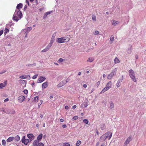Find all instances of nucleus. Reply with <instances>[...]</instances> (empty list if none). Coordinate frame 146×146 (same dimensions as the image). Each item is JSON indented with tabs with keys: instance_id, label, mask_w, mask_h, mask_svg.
<instances>
[{
	"instance_id": "obj_1",
	"label": "nucleus",
	"mask_w": 146,
	"mask_h": 146,
	"mask_svg": "<svg viewBox=\"0 0 146 146\" xmlns=\"http://www.w3.org/2000/svg\"><path fill=\"white\" fill-rule=\"evenodd\" d=\"M22 14L19 10H15V11L13 16V20L16 22H17L22 17Z\"/></svg>"
},
{
	"instance_id": "obj_2",
	"label": "nucleus",
	"mask_w": 146,
	"mask_h": 146,
	"mask_svg": "<svg viewBox=\"0 0 146 146\" xmlns=\"http://www.w3.org/2000/svg\"><path fill=\"white\" fill-rule=\"evenodd\" d=\"M112 136V133L111 132H107L105 134L102 136L100 138V141L103 142L105 140L106 138H108V139H110Z\"/></svg>"
},
{
	"instance_id": "obj_3",
	"label": "nucleus",
	"mask_w": 146,
	"mask_h": 146,
	"mask_svg": "<svg viewBox=\"0 0 146 146\" xmlns=\"http://www.w3.org/2000/svg\"><path fill=\"white\" fill-rule=\"evenodd\" d=\"M129 74L131 79V80L134 82L137 81L135 76V73L133 70L131 69L129 71Z\"/></svg>"
},
{
	"instance_id": "obj_4",
	"label": "nucleus",
	"mask_w": 146,
	"mask_h": 146,
	"mask_svg": "<svg viewBox=\"0 0 146 146\" xmlns=\"http://www.w3.org/2000/svg\"><path fill=\"white\" fill-rule=\"evenodd\" d=\"M117 68H115L113 70H112L111 73L108 74L107 76L108 79H111L113 76L116 74V72L117 70Z\"/></svg>"
},
{
	"instance_id": "obj_5",
	"label": "nucleus",
	"mask_w": 146,
	"mask_h": 146,
	"mask_svg": "<svg viewBox=\"0 0 146 146\" xmlns=\"http://www.w3.org/2000/svg\"><path fill=\"white\" fill-rule=\"evenodd\" d=\"M69 81V80L68 79L66 80H63L62 81L60 82L59 84H58L57 86L58 87H61Z\"/></svg>"
},
{
	"instance_id": "obj_6",
	"label": "nucleus",
	"mask_w": 146,
	"mask_h": 146,
	"mask_svg": "<svg viewBox=\"0 0 146 146\" xmlns=\"http://www.w3.org/2000/svg\"><path fill=\"white\" fill-rule=\"evenodd\" d=\"M66 39L64 37H62L60 38H57L56 39V41L59 43H64L67 42L66 41Z\"/></svg>"
},
{
	"instance_id": "obj_7",
	"label": "nucleus",
	"mask_w": 146,
	"mask_h": 146,
	"mask_svg": "<svg viewBox=\"0 0 146 146\" xmlns=\"http://www.w3.org/2000/svg\"><path fill=\"white\" fill-rule=\"evenodd\" d=\"M5 113L8 114H13L15 113V111L13 109H10L7 108H5Z\"/></svg>"
},
{
	"instance_id": "obj_8",
	"label": "nucleus",
	"mask_w": 146,
	"mask_h": 146,
	"mask_svg": "<svg viewBox=\"0 0 146 146\" xmlns=\"http://www.w3.org/2000/svg\"><path fill=\"white\" fill-rule=\"evenodd\" d=\"M33 146H44L42 143H39L38 141L35 140L33 143Z\"/></svg>"
},
{
	"instance_id": "obj_9",
	"label": "nucleus",
	"mask_w": 146,
	"mask_h": 146,
	"mask_svg": "<svg viewBox=\"0 0 146 146\" xmlns=\"http://www.w3.org/2000/svg\"><path fill=\"white\" fill-rule=\"evenodd\" d=\"M21 141L23 143H24L25 145H27L29 142V140L28 139H25V137L24 136L23 137Z\"/></svg>"
},
{
	"instance_id": "obj_10",
	"label": "nucleus",
	"mask_w": 146,
	"mask_h": 146,
	"mask_svg": "<svg viewBox=\"0 0 146 146\" xmlns=\"http://www.w3.org/2000/svg\"><path fill=\"white\" fill-rule=\"evenodd\" d=\"M46 79V78L44 76H41L37 80V82L38 83H41L43 82Z\"/></svg>"
},
{
	"instance_id": "obj_11",
	"label": "nucleus",
	"mask_w": 146,
	"mask_h": 146,
	"mask_svg": "<svg viewBox=\"0 0 146 146\" xmlns=\"http://www.w3.org/2000/svg\"><path fill=\"white\" fill-rule=\"evenodd\" d=\"M19 78L23 79H27L29 80H30L31 79L30 76L29 75H22V76H20Z\"/></svg>"
},
{
	"instance_id": "obj_12",
	"label": "nucleus",
	"mask_w": 146,
	"mask_h": 146,
	"mask_svg": "<svg viewBox=\"0 0 146 146\" xmlns=\"http://www.w3.org/2000/svg\"><path fill=\"white\" fill-rule=\"evenodd\" d=\"M123 79V76L122 75L121 78L120 79H119L118 80L117 83V87L118 88L120 86V83L122 81Z\"/></svg>"
},
{
	"instance_id": "obj_13",
	"label": "nucleus",
	"mask_w": 146,
	"mask_h": 146,
	"mask_svg": "<svg viewBox=\"0 0 146 146\" xmlns=\"http://www.w3.org/2000/svg\"><path fill=\"white\" fill-rule=\"evenodd\" d=\"M131 140V137H129L126 140L124 143V146H126Z\"/></svg>"
},
{
	"instance_id": "obj_14",
	"label": "nucleus",
	"mask_w": 146,
	"mask_h": 146,
	"mask_svg": "<svg viewBox=\"0 0 146 146\" xmlns=\"http://www.w3.org/2000/svg\"><path fill=\"white\" fill-rule=\"evenodd\" d=\"M25 99V96H19L18 98V100L20 102H22Z\"/></svg>"
},
{
	"instance_id": "obj_15",
	"label": "nucleus",
	"mask_w": 146,
	"mask_h": 146,
	"mask_svg": "<svg viewBox=\"0 0 146 146\" xmlns=\"http://www.w3.org/2000/svg\"><path fill=\"white\" fill-rule=\"evenodd\" d=\"M7 84V81H5L3 83L0 84V89H2Z\"/></svg>"
},
{
	"instance_id": "obj_16",
	"label": "nucleus",
	"mask_w": 146,
	"mask_h": 146,
	"mask_svg": "<svg viewBox=\"0 0 146 146\" xmlns=\"http://www.w3.org/2000/svg\"><path fill=\"white\" fill-rule=\"evenodd\" d=\"M27 136L31 141L33 140L35 138V136L31 133L28 134Z\"/></svg>"
},
{
	"instance_id": "obj_17",
	"label": "nucleus",
	"mask_w": 146,
	"mask_h": 146,
	"mask_svg": "<svg viewBox=\"0 0 146 146\" xmlns=\"http://www.w3.org/2000/svg\"><path fill=\"white\" fill-rule=\"evenodd\" d=\"M48 86V82H46L42 84V89H44L46 88Z\"/></svg>"
},
{
	"instance_id": "obj_18",
	"label": "nucleus",
	"mask_w": 146,
	"mask_h": 146,
	"mask_svg": "<svg viewBox=\"0 0 146 146\" xmlns=\"http://www.w3.org/2000/svg\"><path fill=\"white\" fill-rule=\"evenodd\" d=\"M132 49V47L131 45H129V47L127 50V52L129 54H130L131 52V50Z\"/></svg>"
},
{
	"instance_id": "obj_19",
	"label": "nucleus",
	"mask_w": 146,
	"mask_h": 146,
	"mask_svg": "<svg viewBox=\"0 0 146 146\" xmlns=\"http://www.w3.org/2000/svg\"><path fill=\"white\" fill-rule=\"evenodd\" d=\"M42 134H40L37 136V140H36V141H38L39 142V141H40L41 139H42Z\"/></svg>"
},
{
	"instance_id": "obj_20",
	"label": "nucleus",
	"mask_w": 146,
	"mask_h": 146,
	"mask_svg": "<svg viewBox=\"0 0 146 146\" xmlns=\"http://www.w3.org/2000/svg\"><path fill=\"white\" fill-rule=\"evenodd\" d=\"M111 85L112 84L111 82L109 81L107 83L106 87H107V88L109 89L111 88Z\"/></svg>"
},
{
	"instance_id": "obj_21",
	"label": "nucleus",
	"mask_w": 146,
	"mask_h": 146,
	"mask_svg": "<svg viewBox=\"0 0 146 146\" xmlns=\"http://www.w3.org/2000/svg\"><path fill=\"white\" fill-rule=\"evenodd\" d=\"M14 139V137H10L7 140V142H9L13 141Z\"/></svg>"
},
{
	"instance_id": "obj_22",
	"label": "nucleus",
	"mask_w": 146,
	"mask_h": 146,
	"mask_svg": "<svg viewBox=\"0 0 146 146\" xmlns=\"http://www.w3.org/2000/svg\"><path fill=\"white\" fill-rule=\"evenodd\" d=\"M23 7V4L21 3L19 4L16 7V8L18 9L22 8Z\"/></svg>"
},
{
	"instance_id": "obj_23",
	"label": "nucleus",
	"mask_w": 146,
	"mask_h": 146,
	"mask_svg": "<svg viewBox=\"0 0 146 146\" xmlns=\"http://www.w3.org/2000/svg\"><path fill=\"white\" fill-rule=\"evenodd\" d=\"M114 62L115 64H116L120 62V61L117 57H116L114 60Z\"/></svg>"
},
{
	"instance_id": "obj_24",
	"label": "nucleus",
	"mask_w": 146,
	"mask_h": 146,
	"mask_svg": "<svg viewBox=\"0 0 146 146\" xmlns=\"http://www.w3.org/2000/svg\"><path fill=\"white\" fill-rule=\"evenodd\" d=\"M32 29V27H28L27 29H25V30H26V31L25 32V33H28Z\"/></svg>"
},
{
	"instance_id": "obj_25",
	"label": "nucleus",
	"mask_w": 146,
	"mask_h": 146,
	"mask_svg": "<svg viewBox=\"0 0 146 146\" xmlns=\"http://www.w3.org/2000/svg\"><path fill=\"white\" fill-rule=\"evenodd\" d=\"M38 96L35 97L32 99V102H35L37 100H38Z\"/></svg>"
},
{
	"instance_id": "obj_26",
	"label": "nucleus",
	"mask_w": 146,
	"mask_h": 146,
	"mask_svg": "<svg viewBox=\"0 0 146 146\" xmlns=\"http://www.w3.org/2000/svg\"><path fill=\"white\" fill-rule=\"evenodd\" d=\"M118 23L117 21H116L115 20H113L112 21V23L113 25L115 26Z\"/></svg>"
},
{
	"instance_id": "obj_27",
	"label": "nucleus",
	"mask_w": 146,
	"mask_h": 146,
	"mask_svg": "<svg viewBox=\"0 0 146 146\" xmlns=\"http://www.w3.org/2000/svg\"><path fill=\"white\" fill-rule=\"evenodd\" d=\"M14 139L15 141H18L20 140V137L19 135H17L14 137Z\"/></svg>"
},
{
	"instance_id": "obj_28",
	"label": "nucleus",
	"mask_w": 146,
	"mask_h": 146,
	"mask_svg": "<svg viewBox=\"0 0 146 146\" xmlns=\"http://www.w3.org/2000/svg\"><path fill=\"white\" fill-rule=\"evenodd\" d=\"M94 60V58L93 57L89 58L87 60V62H92Z\"/></svg>"
},
{
	"instance_id": "obj_29",
	"label": "nucleus",
	"mask_w": 146,
	"mask_h": 146,
	"mask_svg": "<svg viewBox=\"0 0 146 146\" xmlns=\"http://www.w3.org/2000/svg\"><path fill=\"white\" fill-rule=\"evenodd\" d=\"M109 89L107 88V87H105L104 88L102 91L101 92V93H104L106 91L108 90Z\"/></svg>"
},
{
	"instance_id": "obj_30",
	"label": "nucleus",
	"mask_w": 146,
	"mask_h": 146,
	"mask_svg": "<svg viewBox=\"0 0 146 146\" xmlns=\"http://www.w3.org/2000/svg\"><path fill=\"white\" fill-rule=\"evenodd\" d=\"M110 106L111 109H112L114 108V106L113 103L112 102H111L110 104Z\"/></svg>"
},
{
	"instance_id": "obj_31",
	"label": "nucleus",
	"mask_w": 146,
	"mask_h": 146,
	"mask_svg": "<svg viewBox=\"0 0 146 146\" xmlns=\"http://www.w3.org/2000/svg\"><path fill=\"white\" fill-rule=\"evenodd\" d=\"M49 49L47 46H46V47L44 49L42 50L41 51V52H45L48 51Z\"/></svg>"
},
{
	"instance_id": "obj_32",
	"label": "nucleus",
	"mask_w": 146,
	"mask_h": 146,
	"mask_svg": "<svg viewBox=\"0 0 146 146\" xmlns=\"http://www.w3.org/2000/svg\"><path fill=\"white\" fill-rule=\"evenodd\" d=\"M2 143L3 145L5 146L6 144V142L5 140L3 139L2 141Z\"/></svg>"
},
{
	"instance_id": "obj_33",
	"label": "nucleus",
	"mask_w": 146,
	"mask_h": 146,
	"mask_svg": "<svg viewBox=\"0 0 146 146\" xmlns=\"http://www.w3.org/2000/svg\"><path fill=\"white\" fill-rule=\"evenodd\" d=\"M53 44V43L50 42L46 46L49 49L52 45Z\"/></svg>"
},
{
	"instance_id": "obj_34",
	"label": "nucleus",
	"mask_w": 146,
	"mask_h": 146,
	"mask_svg": "<svg viewBox=\"0 0 146 146\" xmlns=\"http://www.w3.org/2000/svg\"><path fill=\"white\" fill-rule=\"evenodd\" d=\"M36 65V64L35 63H34L32 64H28L26 65L27 66H35Z\"/></svg>"
},
{
	"instance_id": "obj_35",
	"label": "nucleus",
	"mask_w": 146,
	"mask_h": 146,
	"mask_svg": "<svg viewBox=\"0 0 146 146\" xmlns=\"http://www.w3.org/2000/svg\"><path fill=\"white\" fill-rule=\"evenodd\" d=\"M83 122L84 123L86 124H88L89 122L86 119H84L83 120Z\"/></svg>"
},
{
	"instance_id": "obj_36",
	"label": "nucleus",
	"mask_w": 146,
	"mask_h": 146,
	"mask_svg": "<svg viewBox=\"0 0 146 146\" xmlns=\"http://www.w3.org/2000/svg\"><path fill=\"white\" fill-rule=\"evenodd\" d=\"M4 31V34H6L9 32V29L7 28H5Z\"/></svg>"
},
{
	"instance_id": "obj_37",
	"label": "nucleus",
	"mask_w": 146,
	"mask_h": 146,
	"mask_svg": "<svg viewBox=\"0 0 146 146\" xmlns=\"http://www.w3.org/2000/svg\"><path fill=\"white\" fill-rule=\"evenodd\" d=\"M81 143V141L80 140H78L76 142V146H79L80 145Z\"/></svg>"
},
{
	"instance_id": "obj_38",
	"label": "nucleus",
	"mask_w": 146,
	"mask_h": 146,
	"mask_svg": "<svg viewBox=\"0 0 146 146\" xmlns=\"http://www.w3.org/2000/svg\"><path fill=\"white\" fill-rule=\"evenodd\" d=\"M92 20L94 21H96V17L94 15H92Z\"/></svg>"
},
{
	"instance_id": "obj_39",
	"label": "nucleus",
	"mask_w": 146,
	"mask_h": 146,
	"mask_svg": "<svg viewBox=\"0 0 146 146\" xmlns=\"http://www.w3.org/2000/svg\"><path fill=\"white\" fill-rule=\"evenodd\" d=\"M110 40L112 42H113L114 40V37L113 35H112L111 36Z\"/></svg>"
},
{
	"instance_id": "obj_40",
	"label": "nucleus",
	"mask_w": 146,
	"mask_h": 146,
	"mask_svg": "<svg viewBox=\"0 0 146 146\" xmlns=\"http://www.w3.org/2000/svg\"><path fill=\"white\" fill-rule=\"evenodd\" d=\"M64 146H70V145L68 143H64L63 144Z\"/></svg>"
},
{
	"instance_id": "obj_41",
	"label": "nucleus",
	"mask_w": 146,
	"mask_h": 146,
	"mask_svg": "<svg viewBox=\"0 0 146 146\" xmlns=\"http://www.w3.org/2000/svg\"><path fill=\"white\" fill-rule=\"evenodd\" d=\"M38 76V74H35L32 77V79H35Z\"/></svg>"
},
{
	"instance_id": "obj_42",
	"label": "nucleus",
	"mask_w": 146,
	"mask_h": 146,
	"mask_svg": "<svg viewBox=\"0 0 146 146\" xmlns=\"http://www.w3.org/2000/svg\"><path fill=\"white\" fill-rule=\"evenodd\" d=\"M42 100H40L39 103L38 104V107L39 108H40V106L41 105L42 103Z\"/></svg>"
},
{
	"instance_id": "obj_43",
	"label": "nucleus",
	"mask_w": 146,
	"mask_h": 146,
	"mask_svg": "<svg viewBox=\"0 0 146 146\" xmlns=\"http://www.w3.org/2000/svg\"><path fill=\"white\" fill-rule=\"evenodd\" d=\"M5 108H3L0 109V112H1V111H3L5 113Z\"/></svg>"
},
{
	"instance_id": "obj_44",
	"label": "nucleus",
	"mask_w": 146,
	"mask_h": 146,
	"mask_svg": "<svg viewBox=\"0 0 146 146\" xmlns=\"http://www.w3.org/2000/svg\"><path fill=\"white\" fill-rule=\"evenodd\" d=\"M47 16V15L45 13L44 14V16L43 17V19H45L46 18Z\"/></svg>"
},
{
	"instance_id": "obj_45",
	"label": "nucleus",
	"mask_w": 146,
	"mask_h": 146,
	"mask_svg": "<svg viewBox=\"0 0 146 146\" xmlns=\"http://www.w3.org/2000/svg\"><path fill=\"white\" fill-rule=\"evenodd\" d=\"M55 36H56V33H54L52 35L51 38H53V39H54V38H55Z\"/></svg>"
},
{
	"instance_id": "obj_46",
	"label": "nucleus",
	"mask_w": 146,
	"mask_h": 146,
	"mask_svg": "<svg viewBox=\"0 0 146 146\" xmlns=\"http://www.w3.org/2000/svg\"><path fill=\"white\" fill-rule=\"evenodd\" d=\"M54 39H53V38H51V40H50V42L53 43L54 42Z\"/></svg>"
},
{
	"instance_id": "obj_47",
	"label": "nucleus",
	"mask_w": 146,
	"mask_h": 146,
	"mask_svg": "<svg viewBox=\"0 0 146 146\" xmlns=\"http://www.w3.org/2000/svg\"><path fill=\"white\" fill-rule=\"evenodd\" d=\"M24 92L25 94H27L28 93V91L27 90L25 89L24 90Z\"/></svg>"
},
{
	"instance_id": "obj_48",
	"label": "nucleus",
	"mask_w": 146,
	"mask_h": 146,
	"mask_svg": "<svg viewBox=\"0 0 146 146\" xmlns=\"http://www.w3.org/2000/svg\"><path fill=\"white\" fill-rule=\"evenodd\" d=\"M20 82L22 83H24L25 82V81L23 80H19Z\"/></svg>"
},
{
	"instance_id": "obj_49",
	"label": "nucleus",
	"mask_w": 146,
	"mask_h": 146,
	"mask_svg": "<svg viewBox=\"0 0 146 146\" xmlns=\"http://www.w3.org/2000/svg\"><path fill=\"white\" fill-rule=\"evenodd\" d=\"M6 72V70H3V71H2V72H0V74H3L4 73H5V72Z\"/></svg>"
},
{
	"instance_id": "obj_50",
	"label": "nucleus",
	"mask_w": 146,
	"mask_h": 146,
	"mask_svg": "<svg viewBox=\"0 0 146 146\" xmlns=\"http://www.w3.org/2000/svg\"><path fill=\"white\" fill-rule=\"evenodd\" d=\"M63 60V59L62 58H60L58 60V61L59 62H62Z\"/></svg>"
},
{
	"instance_id": "obj_51",
	"label": "nucleus",
	"mask_w": 146,
	"mask_h": 146,
	"mask_svg": "<svg viewBox=\"0 0 146 146\" xmlns=\"http://www.w3.org/2000/svg\"><path fill=\"white\" fill-rule=\"evenodd\" d=\"M100 81H98V82H97V83H96V85L97 87H98L99 85L100 84Z\"/></svg>"
},
{
	"instance_id": "obj_52",
	"label": "nucleus",
	"mask_w": 146,
	"mask_h": 146,
	"mask_svg": "<svg viewBox=\"0 0 146 146\" xmlns=\"http://www.w3.org/2000/svg\"><path fill=\"white\" fill-rule=\"evenodd\" d=\"M73 119L74 120H76L78 118V117L77 116H75L73 117Z\"/></svg>"
},
{
	"instance_id": "obj_53",
	"label": "nucleus",
	"mask_w": 146,
	"mask_h": 146,
	"mask_svg": "<svg viewBox=\"0 0 146 146\" xmlns=\"http://www.w3.org/2000/svg\"><path fill=\"white\" fill-rule=\"evenodd\" d=\"M99 33V32L98 31H95V33H94V34L95 35H98Z\"/></svg>"
},
{
	"instance_id": "obj_54",
	"label": "nucleus",
	"mask_w": 146,
	"mask_h": 146,
	"mask_svg": "<svg viewBox=\"0 0 146 146\" xmlns=\"http://www.w3.org/2000/svg\"><path fill=\"white\" fill-rule=\"evenodd\" d=\"M52 12V11H48V12H47L46 13L48 15L49 14H50Z\"/></svg>"
},
{
	"instance_id": "obj_55",
	"label": "nucleus",
	"mask_w": 146,
	"mask_h": 146,
	"mask_svg": "<svg viewBox=\"0 0 146 146\" xmlns=\"http://www.w3.org/2000/svg\"><path fill=\"white\" fill-rule=\"evenodd\" d=\"M3 33V31L2 30L0 31V36H1Z\"/></svg>"
},
{
	"instance_id": "obj_56",
	"label": "nucleus",
	"mask_w": 146,
	"mask_h": 146,
	"mask_svg": "<svg viewBox=\"0 0 146 146\" xmlns=\"http://www.w3.org/2000/svg\"><path fill=\"white\" fill-rule=\"evenodd\" d=\"M26 2L28 4L29 6L30 5L28 0H26Z\"/></svg>"
},
{
	"instance_id": "obj_57",
	"label": "nucleus",
	"mask_w": 146,
	"mask_h": 146,
	"mask_svg": "<svg viewBox=\"0 0 146 146\" xmlns=\"http://www.w3.org/2000/svg\"><path fill=\"white\" fill-rule=\"evenodd\" d=\"M62 127L63 128H65L66 127H67V126L66 125V124H64V125H62Z\"/></svg>"
},
{
	"instance_id": "obj_58",
	"label": "nucleus",
	"mask_w": 146,
	"mask_h": 146,
	"mask_svg": "<svg viewBox=\"0 0 146 146\" xmlns=\"http://www.w3.org/2000/svg\"><path fill=\"white\" fill-rule=\"evenodd\" d=\"M27 8V6L26 5H25L24 8V11L26 10Z\"/></svg>"
},
{
	"instance_id": "obj_59",
	"label": "nucleus",
	"mask_w": 146,
	"mask_h": 146,
	"mask_svg": "<svg viewBox=\"0 0 146 146\" xmlns=\"http://www.w3.org/2000/svg\"><path fill=\"white\" fill-rule=\"evenodd\" d=\"M9 99L8 98H6V99H5V100H4V101L5 102H7L9 101Z\"/></svg>"
},
{
	"instance_id": "obj_60",
	"label": "nucleus",
	"mask_w": 146,
	"mask_h": 146,
	"mask_svg": "<svg viewBox=\"0 0 146 146\" xmlns=\"http://www.w3.org/2000/svg\"><path fill=\"white\" fill-rule=\"evenodd\" d=\"M65 108L67 110V109H68L69 107L68 106H65Z\"/></svg>"
},
{
	"instance_id": "obj_61",
	"label": "nucleus",
	"mask_w": 146,
	"mask_h": 146,
	"mask_svg": "<svg viewBox=\"0 0 146 146\" xmlns=\"http://www.w3.org/2000/svg\"><path fill=\"white\" fill-rule=\"evenodd\" d=\"M83 86L84 88H86L87 87V85L86 84H84L83 85Z\"/></svg>"
},
{
	"instance_id": "obj_62",
	"label": "nucleus",
	"mask_w": 146,
	"mask_h": 146,
	"mask_svg": "<svg viewBox=\"0 0 146 146\" xmlns=\"http://www.w3.org/2000/svg\"><path fill=\"white\" fill-rule=\"evenodd\" d=\"M76 107V105H74L72 106L73 109H75Z\"/></svg>"
},
{
	"instance_id": "obj_63",
	"label": "nucleus",
	"mask_w": 146,
	"mask_h": 146,
	"mask_svg": "<svg viewBox=\"0 0 146 146\" xmlns=\"http://www.w3.org/2000/svg\"><path fill=\"white\" fill-rule=\"evenodd\" d=\"M60 121L61 122H63L64 121V119H61L60 120Z\"/></svg>"
},
{
	"instance_id": "obj_64",
	"label": "nucleus",
	"mask_w": 146,
	"mask_h": 146,
	"mask_svg": "<svg viewBox=\"0 0 146 146\" xmlns=\"http://www.w3.org/2000/svg\"><path fill=\"white\" fill-rule=\"evenodd\" d=\"M99 143H100L99 142H98L96 143V146H98V145H99Z\"/></svg>"
}]
</instances>
